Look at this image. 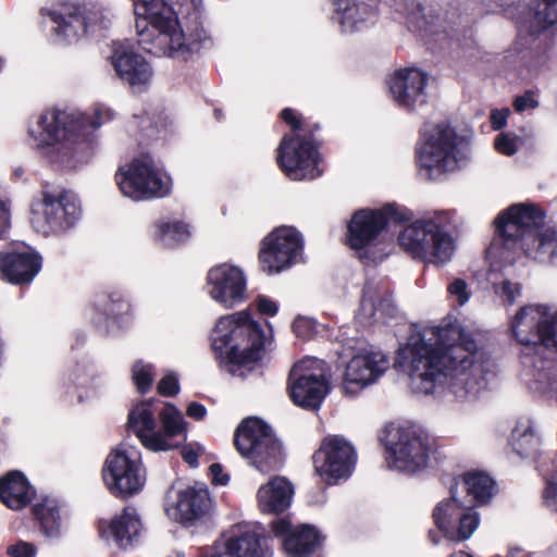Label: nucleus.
<instances>
[{
    "mask_svg": "<svg viewBox=\"0 0 557 557\" xmlns=\"http://www.w3.org/2000/svg\"><path fill=\"white\" fill-rule=\"evenodd\" d=\"M397 364L408 374L413 393L430 395L451 376L450 388L461 400L475 398L486 387L476 345L459 326L426 327L412 334L398 350Z\"/></svg>",
    "mask_w": 557,
    "mask_h": 557,
    "instance_id": "f257e3e1",
    "label": "nucleus"
},
{
    "mask_svg": "<svg viewBox=\"0 0 557 557\" xmlns=\"http://www.w3.org/2000/svg\"><path fill=\"white\" fill-rule=\"evenodd\" d=\"M138 44L147 52L186 59L201 48V34H186L180 20H198L202 0H133Z\"/></svg>",
    "mask_w": 557,
    "mask_h": 557,
    "instance_id": "f03ea898",
    "label": "nucleus"
},
{
    "mask_svg": "<svg viewBox=\"0 0 557 557\" xmlns=\"http://www.w3.org/2000/svg\"><path fill=\"white\" fill-rule=\"evenodd\" d=\"M510 331L527 349L557 348V308L543 304L523 306L511 318ZM523 382L533 393L557 397V363L536 360L524 372Z\"/></svg>",
    "mask_w": 557,
    "mask_h": 557,
    "instance_id": "7ed1b4c3",
    "label": "nucleus"
},
{
    "mask_svg": "<svg viewBox=\"0 0 557 557\" xmlns=\"http://www.w3.org/2000/svg\"><path fill=\"white\" fill-rule=\"evenodd\" d=\"M270 339L247 310L219 318L211 332L213 350L230 372L240 376L261 360Z\"/></svg>",
    "mask_w": 557,
    "mask_h": 557,
    "instance_id": "20e7f679",
    "label": "nucleus"
},
{
    "mask_svg": "<svg viewBox=\"0 0 557 557\" xmlns=\"http://www.w3.org/2000/svg\"><path fill=\"white\" fill-rule=\"evenodd\" d=\"M114 112L104 106L95 108L92 115L79 111L47 112L29 126L28 135L39 149L51 148L57 161L69 159L76 146L88 135L114 119Z\"/></svg>",
    "mask_w": 557,
    "mask_h": 557,
    "instance_id": "39448f33",
    "label": "nucleus"
},
{
    "mask_svg": "<svg viewBox=\"0 0 557 557\" xmlns=\"http://www.w3.org/2000/svg\"><path fill=\"white\" fill-rule=\"evenodd\" d=\"M449 225L450 215L446 211L424 214L399 232L398 245L414 260L435 267L446 265L457 248Z\"/></svg>",
    "mask_w": 557,
    "mask_h": 557,
    "instance_id": "423d86ee",
    "label": "nucleus"
},
{
    "mask_svg": "<svg viewBox=\"0 0 557 557\" xmlns=\"http://www.w3.org/2000/svg\"><path fill=\"white\" fill-rule=\"evenodd\" d=\"M466 157L467 141L446 123L425 129L417 151L418 164L430 178L455 171Z\"/></svg>",
    "mask_w": 557,
    "mask_h": 557,
    "instance_id": "0eeeda50",
    "label": "nucleus"
},
{
    "mask_svg": "<svg viewBox=\"0 0 557 557\" xmlns=\"http://www.w3.org/2000/svg\"><path fill=\"white\" fill-rule=\"evenodd\" d=\"M114 178L121 194L134 201L165 197L172 188L171 177L148 154L121 165Z\"/></svg>",
    "mask_w": 557,
    "mask_h": 557,
    "instance_id": "6e6552de",
    "label": "nucleus"
},
{
    "mask_svg": "<svg viewBox=\"0 0 557 557\" xmlns=\"http://www.w3.org/2000/svg\"><path fill=\"white\" fill-rule=\"evenodd\" d=\"M384 446L387 467L407 474L423 471L428 467L432 454L430 437L410 426L387 430Z\"/></svg>",
    "mask_w": 557,
    "mask_h": 557,
    "instance_id": "1a4fd4ad",
    "label": "nucleus"
},
{
    "mask_svg": "<svg viewBox=\"0 0 557 557\" xmlns=\"http://www.w3.org/2000/svg\"><path fill=\"white\" fill-rule=\"evenodd\" d=\"M238 453L262 473L277 470L283 461L282 444L263 421L244 420L235 434Z\"/></svg>",
    "mask_w": 557,
    "mask_h": 557,
    "instance_id": "9d476101",
    "label": "nucleus"
},
{
    "mask_svg": "<svg viewBox=\"0 0 557 557\" xmlns=\"http://www.w3.org/2000/svg\"><path fill=\"white\" fill-rule=\"evenodd\" d=\"M60 41L76 42L88 33L110 27L113 13L101 3H66L50 13Z\"/></svg>",
    "mask_w": 557,
    "mask_h": 557,
    "instance_id": "9b49d317",
    "label": "nucleus"
},
{
    "mask_svg": "<svg viewBox=\"0 0 557 557\" xmlns=\"http://www.w3.org/2000/svg\"><path fill=\"white\" fill-rule=\"evenodd\" d=\"M544 212L531 202L515 203L502 211L495 220L498 238L490 248L491 255L498 253V240L511 249L524 251L536 235V231L544 223Z\"/></svg>",
    "mask_w": 557,
    "mask_h": 557,
    "instance_id": "f8f14e48",
    "label": "nucleus"
},
{
    "mask_svg": "<svg viewBox=\"0 0 557 557\" xmlns=\"http://www.w3.org/2000/svg\"><path fill=\"white\" fill-rule=\"evenodd\" d=\"M78 198L69 191L44 193L32 206L30 223L45 236L59 235L71 230L81 218Z\"/></svg>",
    "mask_w": 557,
    "mask_h": 557,
    "instance_id": "ddd939ff",
    "label": "nucleus"
},
{
    "mask_svg": "<svg viewBox=\"0 0 557 557\" xmlns=\"http://www.w3.org/2000/svg\"><path fill=\"white\" fill-rule=\"evenodd\" d=\"M103 482L114 496L128 497L141 491L146 482V471L139 451L122 444L107 457L102 470Z\"/></svg>",
    "mask_w": 557,
    "mask_h": 557,
    "instance_id": "4468645a",
    "label": "nucleus"
},
{
    "mask_svg": "<svg viewBox=\"0 0 557 557\" xmlns=\"http://www.w3.org/2000/svg\"><path fill=\"white\" fill-rule=\"evenodd\" d=\"M327 364L306 357L294 364L288 376L292 401L304 409L317 410L329 393Z\"/></svg>",
    "mask_w": 557,
    "mask_h": 557,
    "instance_id": "2eb2a0df",
    "label": "nucleus"
},
{
    "mask_svg": "<svg viewBox=\"0 0 557 557\" xmlns=\"http://www.w3.org/2000/svg\"><path fill=\"white\" fill-rule=\"evenodd\" d=\"M276 159L285 175L293 181L314 180L323 172L317 148L299 133L283 137Z\"/></svg>",
    "mask_w": 557,
    "mask_h": 557,
    "instance_id": "dca6fc26",
    "label": "nucleus"
},
{
    "mask_svg": "<svg viewBox=\"0 0 557 557\" xmlns=\"http://www.w3.org/2000/svg\"><path fill=\"white\" fill-rule=\"evenodd\" d=\"M356 459L354 446L341 435L324 437L312 457L315 473L327 484H336L349 478Z\"/></svg>",
    "mask_w": 557,
    "mask_h": 557,
    "instance_id": "f3484780",
    "label": "nucleus"
},
{
    "mask_svg": "<svg viewBox=\"0 0 557 557\" xmlns=\"http://www.w3.org/2000/svg\"><path fill=\"white\" fill-rule=\"evenodd\" d=\"M302 248L304 240L296 228L280 226L262 240L260 265L268 274L278 273L301 260Z\"/></svg>",
    "mask_w": 557,
    "mask_h": 557,
    "instance_id": "a211bd4d",
    "label": "nucleus"
},
{
    "mask_svg": "<svg viewBox=\"0 0 557 557\" xmlns=\"http://www.w3.org/2000/svg\"><path fill=\"white\" fill-rule=\"evenodd\" d=\"M459 488L453 492V498L440 502L433 511L436 528L443 536L451 542L470 539L478 529V512L458 502Z\"/></svg>",
    "mask_w": 557,
    "mask_h": 557,
    "instance_id": "6ab92c4d",
    "label": "nucleus"
},
{
    "mask_svg": "<svg viewBox=\"0 0 557 557\" xmlns=\"http://www.w3.org/2000/svg\"><path fill=\"white\" fill-rule=\"evenodd\" d=\"M206 289L214 302L233 309L247 299V276L238 265L220 263L208 271Z\"/></svg>",
    "mask_w": 557,
    "mask_h": 557,
    "instance_id": "aec40b11",
    "label": "nucleus"
},
{
    "mask_svg": "<svg viewBox=\"0 0 557 557\" xmlns=\"http://www.w3.org/2000/svg\"><path fill=\"white\" fill-rule=\"evenodd\" d=\"M410 213L406 209L387 205L382 210H360L356 212L348 225V243L354 249L370 246L384 230L388 220L407 221Z\"/></svg>",
    "mask_w": 557,
    "mask_h": 557,
    "instance_id": "412c9836",
    "label": "nucleus"
},
{
    "mask_svg": "<svg viewBox=\"0 0 557 557\" xmlns=\"http://www.w3.org/2000/svg\"><path fill=\"white\" fill-rule=\"evenodd\" d=\"M389 368L388 357L381 350H362L346 366L342 382L345 395L354 397L376 383Z\"/></svg>",
    "mask_w": 557,
    "mask_h": 557,
    "instance_id": "4be33fe9",
    "label": "nucleus"
},
{
    "mask_svg": "<svg viewBox=\"0 0 557 557\" xmlns=\"http://www.w3.org/2000/svg\"><path fill=\"white\" fill-rule=\"evenodd\" d=\"M111 64L116 76L133 92H143L152 83L153 70L150 63L141 54L126 46H117L114 49Z\"/></svg>",
    "mask_w": 557,
    "mask_h": 557,
    "instance_id": "5701e85b",
    "label": "nucleus"
},
{
    "mask_svg": "<svg viewBox=\"0 0 557 557\" xmlns=\"http://www.w3.org/2000/svg\"><path fill=\"white\" fill-rule=\"evenodd\" d=\"M428 75L418 69H400L388 81L393 101L401 108L416 110L426 102Z\"/></svg>",
    "mask_w": 557,
    "mask_h": 557,
    "instance_id": "b1692460",
    "label": "nucleus"
},
{
    "mask_svg": "<svg viewBox=\"0 0 557 557\" xmlns=\"http://www.w3.org/2000/svg\"><path fill=\"white\" fill-rule=\"evenodd\" d=\"M271 528L288 557H309L320 544V534L313 527H293L289 521L278 519Z\"/></svg>",
    "mask_w": 557,
    "mask_h": 557,
    "instance_id": "393cba45",
    "label": "nucleus"
},
{
    "mask_svg": "<svg viewBox=\"0 0 557 557\" xmlns=\"http://www.w3.org/2000/svg\"><path fill=\"white\" fill-rule=\"evenodd\" d=\"M40 269L41 257L29 247L0 252V274L10 283H30Z\"/></svg>",
    "mask_w": 557,
    "mask_h": 557,
    "instance_id": "a878e982",
    "label": "nucleus"
},
{
    "mask_svg": "<svg viewBox=\"0 0 557 557\" xmlns=\"http://www.w3.org/2000/svg\"><path fill=\"white\" fill-rule=\"evenodd\" d=\"M380 0H335L333 20L344 33L361 30L373 24Z\"/></svg>",
    "mask_w": 557,
    "mask_h": 557,
    "instance_id": "bb28decb",
    "label": "nucleus"
},
{
    "mask_svg": "<svg viewBox=\"0 0 557 557\" xmlns=\"http://www.w3.org/2000/svg\"><path fill=\"white\" fill-rule=\"evenodd\" d=\"M395 307L387 290L379 285H366L356 319L362 326H370L376 322H385L393 317Z\"/></svg>",
    "mask_w": 557,
    "mask_h": 557,
    "instance_id": "cd10ccee",
    "label": "nucleus"
},
{
    "mask_svg": "<svg viewBox=\"0 0 557 557\" xmlns=\"http://www.w3.org/2000/svg\"><path fill=\"white\" fill-rule=\"evenodd\" d=\"M211 557H272V550L264 537L246 530L216 545Z\"/></svg>",
    "mask_w": 557,
    "mask_h": 557,
    "instance_id": "c85d7f7f",
    "label": "nucleus"
},
{
    "mask_svg": "<svg viewBox=\"0 0 557 557\" xmlns=\"http://www.w3.org/2000/svg\"><path fill=\"white\" fill-rule=\"evenodd\" d=\"M159 420L161 429L157 430L156 442L151 441L154 453L178 448L181 443L176 438H187L188 424L183 413L175 406L166 404L159 412Z\"/></svg>",
    "mask_w": 557,
    "mask_h": 557,
    "instance_id": "c756f323",
    "label": "nucleus"
},
{
    "mask_svg": "<svg viewBox=\"0 0 557 557\" xmlns=\"http://www.w3.org/2000/svg\"><path fill=\"white\" fill-rule=\"evenodd\" d=\"M459 488L458 502L474 509L476 505H483L493 497L495 483L493 479L483 472L466 473L450 488V497L453 492Z\"/></svg>",
    "mask_w": 557,
    "mask_h": 557,
    "instance_id": "7c9ffc66",
    "label": "nucleus"
},
{
    "mask_svg": "<svg viewBox=\"0 0 557 557\" xmlns=\"http://www.w3.org/2000/svg\"><path fill=\"white\" fill-rule=\"evenodd\" d=\"M209 507L210 497L206 488L187 487L178 492L177 500L168 513L176 521L191 522L205 516Z\"/></svg>",
    "mask_w": 557,
    "mask_h": 557,
    "instance_id": "2f4dec72",
    "label": "nucleus"
},
{
    "mask_svg": "<svg viewBox=\"0 0 557 557\" xmlns=\"http://www.w3.org/2000/svg\"><path fill=\"white\" fill-rule=\"evenodd\" d=\"M293 494L292 484L285 478L275 476L259 487L258 506L265 513L283 512L290 506Z\"/></svg>",
    "mask_w": 557,
    "mask_h": 557,
    "instance_id": "473e14b6",
    "label": "nucleus"
},
{
    "mask_svg": "<svg viewBox=\"0 0 557 557\" xmlns=\"http://www.w3.org/2000/svg\"><path fill=\"white\" fill-rule=\"evenodd\" d=\"M115 544L122 549H129L140 543L143 524L136 508L126 507L109 525Z\"/></svg>",
    "mask_w": 557,
    "mask_h": 557,
    "instance_id": "72a5a7b5",
    "label": "nucleus"
},
{
    "mask_svg": "<svg viewBox=\"0 0 557 557\" xmlns=\"http://www.w3.org/2000/svg\"><path fill=\"white\" fill-rule=\"evenodd\" d=\"M33 496L34 490L23 473L11 471L0 479V499L7 507L18 510L25 507Z\"/></svg>",
    "mask_w": 557,
    "mask_h": 557,
    "instance_id": "f704fd0d",
    "label": "nucleus"
},
{
    "mask_svg": "<svg viewBox=\"0 0 557 557\" xmlns=\"http://www.w3.org/2000/svg\"><path fill=\"white\" fill-rule=\"evenodd\" d=\"M127 428L145 448L154 451L151 441L156 442L157 421L150 404L140 403L129 411Z\"/></svg>",
    "mask_w": 557,
    "mask_h": 557,
    "instance_id": "c9c22d12",
    "label": "nucleus"
},
{
    "mask_svg": "<svg viewBox=\"0 0 557 557\" xmlns=\"http://www.w3.org/2000/svg\"><path fill=\"white\" fill-rule=\"evenodd\" d=\"M524 252L533 259L557 265V230L548 228L536 235Z\"/></svg>",
    "mask_w": 557,
    "mask_h": 557,
    "instance_id": "e433bc0d",
    "label": "nucleus"
},
{
    "mask_svg": "<svg viewBox=\"0 0 557 557\" xmlns=\"http://www.w3.org/2000/svg\"><path fill=\"white\" fill-rule=\"evenodd\" d=\"M541 438L529 422L519 423L511 433V446L521 457H532L539 451Z\"/></svg>",
    "mask_w": 557,
    "mask_h": 557,
    "instance_id": "4c0bfd02",
    "label": "nucleus"
},
{
    "mask_svg": "<svg viewBox=\"0 0 557 557\" xmlns=\"http://www.w3.org/2000/svg\"><path fill=\"white\" fill-rule=\"evenodd\" d=\"M156 227L158 240L168 247L186 242L191 235L189 225L181 220L159 221Z\"/></svg>",
    "mask_w": 557,
    "mask_h": 557,
    "instance_id": "58836bf2",
    "label": "nucleus"
},
{
    "mask_svg": "<svg viewBox=\"0 0 557 557\" xmlns=\"http://www.w3.org/2000/svg\"><path fill=\"white\" fill-rule=\"evenodd\" d=\"M36 519L47 536L58 534L60 528V511L55 499L45 498L33 508Z\"/></svg>",
    "mask_w": 557,
    "mask_h": 557,
    "instance_id": "ea45409f",
    "label": "nucleus"
},
{
    "mask_svg": "<svg viewBox=\"0 0 557 557\" xmlns=\"http://www.w3.org/2000/svg\"><path fill=\"white\" fill-rule=\"evenodd\" d=\"M529 29L532 34L540 33L557 22V0H543L536 9L530 10Z\"/></svg>",
    "mask_w": 557,
    "mask_h": 557,
    "instance_id": "a19ab883",
    "label": "nucleus"
},
{
    "mask_svg": "<svg viewBox=\"0 0 557 557\" xmlns=\"http://www.w3.org/2000/svg\"><path fill=\"white\" fill-rule=\"evenodd\" d=\"M406 14L410 27L429 35H437L441 33L442 20L440 17H431V20H429L422 13L420 3L411 1L406 8ZM443 30L446 32L444 27Z\"/></svg>",
    "mask_w": 557,
    "mask_h": 557,
    "instance_id": "79ce46f5",
    "label": "nucleus"
},
{
    "mask_svg": "<svg viewBox=\"0 0 557 557\" xmlns=\"http://www.w3.org/2000/svg\"><path fill=\"white\" fill-rule=\"evenodd\" d=\"M493 289L503 305L512 306L522 295V286L518 281L504 277L493 283Z\"/></svg>",
    "mask_w": 557,
    "mask_h": 557,
    "instance_id": "37998d69",
    "label": "nucleus"
},
{
    "mask_svg": "<svg viewBox=\"0 0 557 557\" xmlns=\"http://www.w3.org/2000/svg\"><path fill=\"white\" fill-rule=\"evenodd\" d=\"M154 372L151 363L143 360L136 361L132 367V377L134 384L140 393H146L151 387Z\"/></svg>",
    "mask_w": 557,
    "mask_h": 557,
    "instance_id": "c03bdc74",
    "label": "nucleus"
},
{
    "mask_svg": "<svg viewBox=\"0 0 557 557\" xmlns=\"http://www.w3.org/2000/svg\"><path fill=\"white\" fill-rule=\"evenodd\" d=\"M447 292L459 306L466 305L469 301L471 295L467 282L462 278H455L448 285Z\"/></svg>",
    "mask_w": 557,
    "mask_h": 557,
    "instance_id": "a18cd8bd",
    "label": "nucleus"
},
{
    "mask_svg": "<svg viewBox=\"0 0 557 557\" xmlns=\"http://www.w3.org/2000/svg\"><path fill=\"white\" fill-rule=\"evenodd\" d=\"M206 451L205 447L198 442L186 443L181 448L183 460L191 468L198 467V458Z\"/></svg>",
    "mask_w": 557,
    "mask_h": 557,
    "instance_id": "49530a36",
    "label": "nucleus"
},
{
    "mask_svg": "<svg viewBox=\"0 0 557 557\" xmlns=\"http://www.w3.org/2000/svg\"><path fill=\"white\" fill-rule=\"evenodd\" d=\"M518 138L500 134L495 139V148L503 154L512 156L518 150Z\"/></svg>",
    "mask_w": 557,
    "mask_h": 557,
    "instance_id": "de8ad7c7",
    "label": "nucleus"
},
{
    "mask_svg": "<svg viewBox=\"0 0 557 557\" xmlns=\"http://www.w3.org/2000/svg\"><path fill=\"white\" fill-rule=\"evenodd\" d=\"M178 391V379L174 373L165 374L158 383V392L163 396H174Z\"/></svg>",
    "mask_w": 557,
    "mask_h": 557,
    "instance_id": "09e8293b",
    "label": "nucleus"
},
{
    "mask_svg": "<svg viewBox=\"0 0 557 557\" xmlns=\"http://www.w3.org/2000/svg\"><path fill=\"white\" fill-rule=\"evenodd\" d=\"M314 330V322L306 317H298L293 322V331L300 338H308Z\"/></svg>",
    "mask_w": 557,
    "mask_h": 557,
    "instance_id": "8fccbe9b",
    "label": "nucleus"
},
{
    "mask_svg": "<svg viewBox=\"0 0 557 557\" xmlns=\"http://www.w3.org/2000/svg\"><path fill=\"white\" fill-rule=\"evenodd\" d=\"M8 554L12 557H34L36 548L33 544L27 542H17L8 547Z\"/></svg>",
    "mask_w": 557,
    "mask_h": 557,
    "instance_id": "3c124183",
    "label": "nucleus"
},
{
    "mask_svg": "<svg viewBox=\"0 0 557 557\" xmlns=\"http://www.w3.org/2000/svg\"><path fill=\"white\" fill-rule=\"evenodd\" d=\"M255 305L261 314L273 317L277 312V305L267 296L259 295L255 300Z\"/></svg>",
    "mask_w": 557,
    "mask_h": 557,
    "instance_id": "603ef678",
    "label": "nucleus"
},
{
    "mask_svg": "<svg viewBox=\"0 0 557 557\" xmlns=\"http://www.w3.org/2000/svg\"><path fill=\"white\" fill-rule=\"evenodd\" d=\"M539 103L534 98V94L531 91H528L522 96L517 97L513 102V107L517 112H522L528 109H535Z\"/></svg>",
    "mask_w": 557,
    "mask_h": 557,
    "instance_id": "864d4df0",
    "label": "nucleus"
},
{
    "mask_svg": "<svg viewBox=\"0 0 557 557\" xmlns=\"http://www.w3.org/2000/svg\"><path fill=\"white\" fill-rule=\"evenodd\" d=\"M509 115L508 109L494 110L491 113V123L494 129H499L505 126Z\"/></svg>",
    "mask_w": 557,
    "mask_h": 557,
    "instance_id": "5fc2aeb1",
    "label": "nucleus"
},
{
    "mask_svg": "<svg viewBox=\"0 0 557 557\" xmlns=\"http://www.w3.org/2000/svg\"><path fill=\"white\" fill-rule=\"evenodd\" d=\"M544 499L546 503H549L550 500L557 502V469L547 482V487L544 492Z\"/></svg>",
    "mask_w": 557,
    "mask_h": 557,
    "instance_id": "6e6d98bb",
    "label": "nucleus"
},
{
    "mask_svg": "<svg viewBox=\"0 0 557 557\" xmlns=\"http://www.w3.org/2000/svg\"><path fill=\"white\" fill-rule=\"evenodd\" d=\"M210 473L215 484L225 485L228 481V475L223 473V468L220 463H212L210 466Z\"/></svg>",
    "mask_w": 557,
    "mask_h": 557,
    "instance_id": "4d7b16f0",
    "label": "nucleus"
},
{
    "mask_svg": "<svg viewBox=\"0 0 557 557\" xmlns=\"http://www.w3.org/2000/svg\"><path fill=\"white\" fill-rule=\"evenodd\" d=\"M186 413L195 420H202L207 413V409L199 403H190L187 407Z\"/></svg>",
    "mask_w": 557,
    "mask_h": 557,
    "instance_id": "13d9d810",
    "label": "nucleus"
},
{
    "mask_svg": "<svg viewBox=\"0 0 557 557\" xmlns=\"http://www.w3.org/2000/svg\"><path fill=\"white\" fill-rule=\"evenodd\" d=\"M282 119L289 124L293 129L299 131L300 129V121L296 117L294 111L292 109H284L281 113Z\"/></svg>",
    "mask_w": 557,
    "mask_h": 557,
    "instance_id": "bf43d9fd",
    "label": "nucleus"
},
{
    "mask_svg": "<svg viewBox=\"0 0 557 557\" xmlns=\"http://www.w3.org/2000/svg\"><path fill=\"white\" fill-rule=\"evenodd\" d=\"M449 557H471V556L465 552H458V553L451 554Z\"/></svg>",
    "mask_w": 557,
    "mask_h": 557,
    "instance_id": "052dcab7",
    "label": "nucleus"
},
{
    "mask_svg": "<svg viewBox=\"0 0 557 557\" xmlns=\"http://www.w3.org/2000/svg\"><path fill=\"white\" fill-rule=\"evenodd\" d=\"M430 537L435 545L440 544V540L436 537L433 531L430 532Z\"/></svg>",
    "mask_w": 557,
    "mask_h": 557,
    "instance_id": "680f3d73",
    "label": "nucleus"
},
{
    "mask_svg": "<svg viewBox=\"0 0 557 557\" xmlns=\"http://www.w3.org/2000/svg\"><path fill=\"white\" fill-rule=\"evenodd\" d=\"M14 174H15V176H21V175L23 174V170H22V168H17V169H15V170H14Z\"/></svg>",
    "mask_w": 557,
    "mask_h": 557,
    "instance_id": "e2e57ef3",
    "label": "nucleus"
},
{
    "mask_svg": "<svg viewBox=\"0 0 557 557\" xmlns=\"http://www.w3.org/2000/svg\"><path fill=\"white\" fill-rule=\"evenodd\" d=\"M509 557H515L513 553H510Z\"/></svg>",
    "mask_w": 557,
    "mask_h": 557,
    "instance_id": "0e129e2a",
    "label": "nucleus"
}]
</instances>
